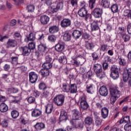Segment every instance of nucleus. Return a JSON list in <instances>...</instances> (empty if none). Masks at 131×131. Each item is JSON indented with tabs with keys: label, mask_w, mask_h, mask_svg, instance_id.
<instances>
[{
	"label": "nucleus",
	"mask_w": 131,
	"mask_h": 131,
	"mask_svg": "<svg viewBox=\"0 0 131 131\" xmlns=\"http://www.w3.org/2000/svg\"><path fill=\"white\" fill-rule=\"evenodd\" d=\"M94 70L97 77H99V78H102V77L105 76V72H103L102 66L100 64L96 63L94 64Z\"/></svg>",
	"instance_id": "obj_1"
},
{
	"label": "nucleus",
	"mask_w": 131,
	"mask_h": 131,
	"mask_svg": "<svg viewBox=\"0 0 131 131\" xmlns=\"http://www.w3.org/2000/svg\"><path fill=\"white\" fill-rule=\"evenodd\" d=\"M123 78L124 82L128 81V84L131 86V69H126L123 74Z\"/></svg>",
	"instance_id": "obj_2"
},
{
	"label": "nucleus",
	"mask_w": 131,
	"mask_h": 131,
	"mask_svg": "<svg viewBox=\"0 0 131 131\" xmlns=\"http://www.w3.org/2000/svg\"><path fill=\"white\" fill-rule=\"evenodd\" d=\"M65 101V96L63 95H57L53 99V103L57 106H62Z\"/></svg>",
	"instance_id": "obj_3"
},
{
	"label": "nucleus",
	"mask_w": 131,
	"mask_h": 131,
	"mask_svg": "<svg viewBox=\"0 0 131 131\" xmlns=\"http://www.w3.org/2000/svg\"><path fill=\"white\" fill-rule=\"evenodd\" d=\"M111 76L113 79H117L119 77V73L118 72V68L116 66H113L111 68Z\"/></svg>",
	"instance_id": "obj_4"
},
{
	"label": "nucleus",
	"mask_w": 131,
	"mask_h": 131,
	"mask_svg": "<svg viewBox=\"0 0 131 131\" xmlns=\"http://www.w3.org/2000/svg\"><path fill=\"white\" fill-rule=\"evenodd\" d=\"M119 30L120 31V33L121 34L122 38L123 39L125 42L126 41H129L130 39V37L129 35L124 33V28L123 27H119Z\"/></svg>",
	"instance_id": "obj_5"
},
{
	"label": "nucleus",
	"mask_w": 131,
	"mask_h": 131,
	"mask_svg": "<svg viewBox=\"0 0 131 131\" xmlns=\"http://www.w3.org/2000/svg\"><path fill=\"white\" fill-rule=\"evenodd\" d=\"M110 96L114 97H120V91L116 87H112L110 89Z\"/></svg>",
	"instance_id": "obj_6"
},
{
	"label": "nucleus",
	"mask_w": 131,
	"mask_h": 131,
	"mask_svg": "<svg viewBox=\"0 0 131 131\" xmlns=\"http://www.w3.org/2000/svg\"><path fill=\"white\" fill-rule=\"evenodd\" d=\"M72 63L74 66H79L80 64H83L84 63V59L82 57H77L76 58L73 59Z\"/></svg>",
	"instance_id": "obj_7"
},
{
	"label": "nucleus",
	"mask_w": 131,
	"mask_h": 131,
	"mask_svg": "<svg viewBox=\"0 0 131 131\" xmlns=\"http://www.w3.org/2000/svg\"><path fill=\"white\" fill-rule=\"evenodd\" d=\"M102 14H103V9L101 8H95L92 12L95 18H101Z\"/></svg>",
	"instance_id": "obj_8"
},
{
	"label": "nucleus",
	"mask_w": 131,
	"mask_h": 131,
	"mask_svg": "<svg viewBox=\"0 0 131 131\" xmlns=\"http://www.w3.org/2000/svg\"><path fill=\"white\" fill-rule=\"evenodd\" d=\"M63 7H64V4L63 2H60L57 4L56 7H52L50 10L51 11V13H56V12H58V10H62Z\"/></svg>",
	"instance_id": "obj_9"
},
{
	"label": "nucleus",
	"mask_w": 131,
	"mask_h": 131,
	"mask_svg": "<svg viewBox=\"0 0 131 131\" xmlns=\"http://www.w3.org/2000/svg\"><path fill=\"white\" fill-rule=\"evenodd\" d=\"M60 25L62 28H67L71 26V20L69 18H64L61 21Z\"/></svg>",
	"instance_id": "obj_10"
},
{
	"label": "nucleus",
	"mask_w": 131,
	"mask_h": 131,
	"mask_svg": "<svg viewBox=\"0 0 131 131\" xmlns=\"http://www.w3.org/2000/svg\"><path fill=\"white\" fill-rule=\"evenodd\" d=\"M99 92L100 96H102V97H107L108 96V89L105 86H101Z\"/></svg>",
	"instance_id": "obj_11"
},
{
	"label": "nucleus",
	"mask_w": 131,
	"mask_h": 131,
	"mask_svg": "<svg viewBox=\"0 0 131 131\" xmlns=\"http://www.w3.org/2000/svg\"><path fill=\"white\" fill-rule=\"evenodd\" d=\"M20 51L22 52V55L23 56H29L31 53V50L29 49V47H23L20 48Z\"/></svg>",
	"instance_id": "obj_12"
},
{
	"label": "nucleus",
	"mask_w": 131,
	"mask_h": 131,
	"mask_svg": "<svg viewBox=\"0 0 131 131\" xmlns=\"http://www.w3.org/2000/svg\"><path fill=\"white\" fill-rule=\"evenodd\" d=\"M108 114L109 110L108 108L104 107L101 108V117H102L103 119H106V118L108 117Z\"/></svg>",
	"instance_id": "obj_13"
},
{
	"label": "nucleus",
	"mask_w": 131,
	"mask_h": 131,
	"mask_svg": "<svg viewBox=\"0 0 131 131\" xmlns=\"http://www.w3.org/2000/svg\"><path fill=\"white\" fill-rule=\"evenodd\" d=\"M88 14V10L85 7H83L80 9L78 12V14L80 17H82V18L85 17L86 14Z\"/></svg>",
	"instance_id": "obj_14"
},
{
	"label": "nucleus",
	"mask_w": 131,
	"mask_h": 131,
	"mask_svg": "<svg viewBox=\"0 0 131 131\" xmlns=\"http://www.w3.org/2000/svg\"><path fill=\"white\" fill-rule=\"evenodd\" d=\"M55 48L57 52H62L64 51L65 46H64V43L59 42L55 46Z\"/></svg>",
	"instance_id": "obj_15"
},
{
	"label": "nucleus",
	"mask_w": 131,
	"mask_h": 131,
	"mask_svg": "<svg viewBox=\"0 0 131 131\" xmlns=\"http://www.w3.org/2000/svg\"><path fill=\"white\" fill-rule=\"evenodd\" d=\"M50 33L54 34V33H57L59 31V26L56 25H53L50 26L49 29Z\"/></svg>",
	"instance_id": "obj_16"
},
{
	"label": "nucleus",
	"mask_w": 131,
	"mask_h": 131,
	"mask_svg": "<svg viewBox=\"0 0 131 131\" xmlns=\"http://www.w3.org/2000/svg\"><path fill=\"white\" fill-rule=\"evenodd\" d=\"M7 48H9V47L15 48V47H17V41L15 39H9L7 42Z\"/></svg>",
	"instance_id": "obj_17"
},
{
	"label": "nucleus",
	"mask_w": 131,
	"mask_h": 131,
	"mask_svg": "<svg viewBox=\"0 0 131 131\" xmlns=\"http://www.w3.org/2000/svg\"><path fill=\"white\" fill-rule=\"evenodd\" d=\"M40 21L41 24H48V23L50 21V17L47 15H41L40 18Z\"/></svg>",
	"instance_id": "obj_18"
},
{
	"label": "nucleus",
	"mask_w": 131,
	"mask_h": 131,
	"mask_svg": "<svg viewBox=\"0 0 131 131\" xmlns=\"http://www.w3.org/2000/svg\"><path fill=\"white\" fill-rule=\"evenodd\" d=\"M68 118V115L67 112L65 111H62L60 112V116L59 117L60 121H63V120H67Z\"/></svg>",
	"instance_id": "obj_19"
},
{
	"label": "nucleus",
	"mask_w": 131,
	"mask_h": 131,
	"mask_svg": "<svg viewBox=\"0 0 131 131\" xmlns=\"http://www.w3.org/2000/svg\"><path fill=\"white\" fill-rule=\"evenodd\" d=\"M8 110H9V107H8V105L5 103H2L0 104V112H2V113L7 112Z\"/></svg>",
	"instance_id": "obj_20"
},
{
	"label": "nucleus",
	"mask_w": 131,
	"mask_h": 131,
	"mask_svg": "<svg viewBox=\"0 0 131 131\" xmlns=\"http://www.w3.org/2000/svg\"><path fill=\"white\" fill-rule=\"evenodd\" d=\"M101 6L105 9H108L110 7V1L109 0H101Z\"/></svg>",
	"instance_id": "obj_21"
},
{
	"label": "nucleus",
	"mask_w": 131,
	"mask_h": 131,
	"mask_svg": "<svg viewBox=\"0 0 131 131\" xmlns=\"http://www.w3.org/2000/svg\"><path fill=\"white\" fill-rule=\"evenodd\" d=\"M72 35L75 39H78V38L81 36V32L77 30H75L73 32Z\"/></svg>",
	"instance_id": "obj_22"
},
{
	"label": "nucleus",
	"mask_w": 131,
	"mask_h": 131,
	"mask_svg": "<svg viewBox=\"0 0 131 131\" xmlns=\"http://www.w3.org/2000/svg\"><path fill=\"white\" fill-rule=\"evenodd\" d=\"M73 113V118L75 120H77L78 118H79V117L80 116V113H79V111L77 110H74L72 111Z\"/></svg>",
	"instance_id": "obj_23"
},
{
	"label": "nucleus",
	"mask_w": 131,
	"mask_h": 131,
	"mask_svg": "<svg viewBox=\"0 0 131 131\" xmlns=\"http://www.w3.org/2000/svg\"><path fill=\"white\" fill-rule=\"evenodd\" d=\"M71 90V87L70 84L68 83H64L62 84V91L63 92H66V93H69V91Z\"/></svg>",
	"instance_id": "obj_24"
},
{
	"label": "nucleus",
	"mask_w": 131,
	"mask_h": 131,
	"mask_svg": "<svg viewBox=\"0 0 131 131\" xmlns=\"http://www.w3.org/2000/svg\"><path fill=\"white\" fill-rule=\"evenodd\" d=\"M34 126L37 130H41L46 127V125L43 123H37Z\"/></svg>",
	"instance_id": "obj_25"
},
{
	"label": "nucleus",
	"mask_w": 131,
	"mask_h": 131,
	"mask_svg": "<svg viewBox=\"0 0 131 131\" xmlns=\"http://www.w3.org/2000/svg\"><path fill=\"white\" fill-rule=\"evenodd\" d=\"M63 40L64 41L71 40V34L68 31L65 32L63 34Z\"/></svg>",
	"instance_id": "obj_26"
},
{
	"label": "nucleus",
	"mask_w": 131,
	"mask_h": 131,
	"mask_svg": "<svg viewBox=\"0 0 131 131\" xmlns=\"http://www.w3.org/2000/svg\"><path fill=\"white\" fill-rule=\"evenodd\" d=\"M94 47L95 46H94V43H93V42L89 41H85V47L87 50L91 51V50H93V49H94Z\"/></svg>",
	"instance_id": "obj_27"
},
{
	"label": "nucleus",
	"mask_w": 131,
	"mask_h": 131,
	"mask_svg": "<svg viewBox=\"0 0 131 131\" xmlns=\"http://www.w3.org/2000/svg\"><path fill=\"white\" fill-rule=\"evenodd\" d=\"M53 110H54V106H53V104H49L47 105L46 108V112L47 113V114H51Z\"/></svg>",
	"instance_id": "obj_28"
},
{
	"label": "nucleus",
	"mask_w": 131,
	"mask_h": 131,
	"mask_svg": "<svg viewBox=\"0 0 131 131\" xmlns=\"http://www.w3.org/2000/svg\"><path fill=\"white\" fill-rule=\"evenodd\" d=\"M47 49H48V48H47L46 45L44 44H40L38 46V50L39 52H41V53H45L46 51H47Z\"/></svg>",
	"instance_id": "obj_29"
},
{
	"label": "nucleus",
	"mask_w": 131,
	"mask_h": 131,
	"mask_svg": "<svg viewBox=\"0 0 131 131\" xmlns=\"http://www.w3.org/2000/svg\"><path fill=\"white\" fill-rule=\"evenodd\" d=\"M50 92H51V88H47L46 90H44V92L42 94V98H48L49 96H50Z\"/></svg>",
	"instance_id": "obj_30"
},
{
	"label": "nucleus",
	"mask_w": 131,
	"mask_h": 131,
	"mask_svg": "<svg viewBox=\"0 0 131 131\" xmlns=\"http://www.w3.org/2000/svg\"><path fill=\"white\" fill-rule=\"evenodd\" d=\"M58 60L59 63H61V64H66L67 63V58L64 54H62V55L59 58Z\"/></svg>",
	"instance_id": "obj_31"
},
{
	"label": "nucleus",
	"mask_w": 131,
	"mask_h": 131,
	"mask_svg": "<svg viewBox=\"0 0 131 131\" xmlns=\"http://www.w3.org/2000/svg\"><path fill=\"white\" fill-rule=\"evenodd\" d=\"M84 122L87 125H91L94 122V120L92 117H87L85 119Z\"/></svg>",
	"instance_id": "obj_32"
},
{
	"label": "nucleus",
	"mask_w": 131,
	"mask_h": 131,
	"mask_svg": "<svg viewBox=\"0 0 131 131\" xmlns=\"http://www.w3.org/2000/svg\"><path fill=\"white\" fill-rule=\"evenodd\" d=\"M40 72L42 76H43V77H46V76H49V75H50V71L46 69H41Z\"/></svg>",
	"instance_id": "obj_33"
},
{
	"label": "nucleus",
	"mask_w": 131,
	"mask_h": 131,
	"mask_svg": "<svg viewBox=\"0 0 131 131\" xmlns=\"http://www.w3.org/2000/svg\"><path fill=\"white\" fill-rule=\"evenodd\" d=\"M45 61L47 63H53V59L52 56L49 53H46L45 54Z\"/></svg>",
	"instance_id": "obj_34"
},
{
	"label": "nucleus",
	"mask_w": 131,
	"mask_h": 131,
	"mask_svg": "<svg viewBox=\"0 0 131 131\" xmlns=\"http://www.w3.org/2000/svg\"><path fill=\"white\" fill-rule=\"evenodd\" d=\"M92 31H95L99 29V26H98V23L97 21H93L91 26Z\"/></svg>",
	"instance_id": "obj_35"
},
{
	"label": "nucleus",
	"mask_w": 131,
	"mask_h": 131,
	"mask_svg": "<svg viewBox=\"0 0 131 131\" xmlns=\"http://www.w3.org/2000/svg\"><path fill=\"white\" fill-rule=\"evenodd\" d=\"M70 93L71 94H75L77 92V86L75 84H72L71 85Z\"/></svg>",
	"instance_id": "obj_36"
},
{
	"label": "nucleus",
	"mask_w": 131,
	"mask_h": 131,
	"mask_svg": "<svg viewBox=\"0 0 131 131\" xmlns=\"http://www.w3.org/2000/svg\"><path fill=\"white\" fill-rule=\"evenodd\" d=\"M86 91L89 94H93L94 93V85L91 84L86 86Z\"/></svg>",
	"instance_id": "obj_37"
},
{
	"label": "nucleus",
	"mask_w": 131,
	"mask_h": 131,
	"mask_svg": "<svg viewBox=\"0 0 131 131\" xmlns=\"http://www.w3.org/2000/svg\"><path fill=\"white\" fill-rule=\"evenodd\" d=\"M52 65L51 62H45L42 64V67L44 69H47L49 70V69H51L52 68Z\"/></svg>",
	"instance_id": "obj_38"
},
{
	"label": "nucleus",
	"mask_w": 131,
	"mask_h": 131,
	"mask_svg": "<svg viewBox=\"0 0 131 131\" xmlns=\"http://www.w3.org/2000/svg\"><path fill=\"white\" fill-rule=\"evenodd\" d=\"M80 106L83 110H86L89 108V104L86 101L82 102L80 103Z\"/></svg>",
	"instance_id": "obj_39"
},
{
	"label": "nucleus",
	"mask_w": 131,
	"mask_h": 131,
	"mask_svg": "<svg viewBox=\"0 0 131 131\" xmlns=\"http://www.w3.org/2000/svg\"><path fill=\"white\" fill-rule=\"evenodd\" d=\"M12 118L16 119L18 116H19V112L16 110H13L11 113Z\"/></svg>",
	"instance_id": "obj_40"
},
{
	"label": "nucleus",
	"mask_w": 131,
	"mask_h": 131,
	"mask_svg": "<svg viewBox=\"0 0 131 131\" xmlns=\"http://www.w3.org/2000/svg\"><path fill=\"white\" fill-rule=\"evenodd\" d=\"M119 64L121 66H125L126 65V61L123 57H120L119 58Z\"/></svg>",
	"instance_id": "obj_41"
},
{
	"label": "nucleus",
	"mask_w": 131,
	"mask_h": 131,
	"mask_svg": "<svg viewBox=\"0 0 131 131\" xmlns=\"http://www.w3.org/2000/svg\"><path fill=\"white\" fill-rule=\"evenodd\" d=\"M111 10L113 13H117L118 12V5L117 4H114L111 7Z\"/></svg>",
	"instance_id": "obj_42"
},
{
	"label": "nucleus",
	"mask_w": 131,
	"mask_h": 131,
	"mask_svg": "<svg viewBox=\"0 0 131 131\" xmlns=\"http://www.w3.org/2000/svg\"><path fill=\"white\" fill-rule=\"evenodd\" d=\"M100 51L102 52H107L108 51V45L106 44H103L101 46Z\"/></svg>",
	"instance_id": "obj_43"
},
{
	"label": "nucleus",
	"mask_w": 131,
	"mask_h": 131,
	"mask_svg": "<svg viewBox=\"0 0 131 131\" xmlns=\"http://www.w3.org/2000/svg\"><path fill=\"white\" fill-rule=\"evenodd\" d=\"M34 117H37L41 114V112L38 109H35L33 112Z\"/></svg>",
	"instance_id": "obj_44"
},
{
	"label": "nucleus",
	"mask_w": 131,
	"mask_h": 131,
	"mask_svg": "<svg viewBox=\"0 0 131 131\" xmlns=\"http://www.w3.org/2000/svg\"><path fill=\"white\" fill-rule=\"evenodd\" d=\"M48 87H47L46 83L43 82H41L39 84V89L40 90H43V91H46Z\"/></svg>",
	"instance_id": "obj_45"
},
{
	"label": "nucleus",
	"mask_w": 131,
	"mask_h": 131,
	"mask_svg": "<svg viewBox=\"0 0 131 131\" xmlns=\"http://www.w3.org/2000/svg\"><path fill=\"white\" fill-rule=\"evenodd\" d=\"M95 123L96 125H101V123H102V120L99 116H96L95 119Z\"/></svg>",
	"instance_id": "obj_46"
},
{
	"label": "nucleus",
	"mask_w": 131,
	"mask_h": 131,
	"mask_svg": "<svg viewBox=\"0 0 131 131\" xmlns=\"http://www.w3.org/2000/svg\"><path fill=\"white\" fill-rule=\"evenodd\" d=\"M95 4H96V0H90L89 8H90V9H94Z\"/></svg>",
	"instance_id": "obj_47"
},
{
	"label": "nucleus",
	"mask_w": 131,
	"mask_h": 131,
	"mask_svg": "<svg viewBox=\"0 0 131 131\" xmlns=\"http://www.w3.org/2000/svg\"><path fill=\"white\" fill-rule=\"evenodd\" d=\"M11 60V63L12 64H14V65L18 64V57H12Z\"/></svg>",
	"instance_id": "obj_48"
},
{
	"label": "nucleus",
	"mask_w": 131,
	"mask_h": 131,
	"mask_svg": "<svg viewBox=\"0 0 131 131\" xmlns=\"http://www.w3.org/2000/svg\"><path fill=\"white\" fill-rule=\"evenodd\" d=\"M84 18H85V21H89L91 22V21H92V14L87 13Z\"/></svg>",
	"instance_id": "obj_49"
},
{
	"label": "nucleus",
	"mask_w": 131,
	"mask_h": 131,
	"mask_svg": "<svg viewBox=\"0 0 131 131\" xmlns=\"http://www.w3.org/2000/svg\"><path fill=\"white\" fill-rule=\"evenodd\" d=\"M71 5L72 7H77L78 1V0H70Z\"/></svg>",
	"instance_id": "obj_50"
},
{
	"label": "nucleus",
	"mask_w": 131,
	"mask_h": 131,
	"mask_svg": "<svg viewBox=\"0 0 131 131\" xmlns=\"http://www.w3.org/2000/svg\"><path fill=\"white\" fill-rule=\"evenodd\" d=\"M124 128L126 131H131V124L127 123L125 125Z\"/></svg>",
	"instance_id": "obj_51"
},
{
	"label": "nucleus",
	"mask_w": 131,
	"mask_h": 131,
	"mask_svg": "<svg viewBox=\"0 0 131 131\" xmlns=\"http://www.w3.org/2000/svg\"><path fill=\"white\" fill-rule=\"evenodd\" d=\"M49 40H50V41L54 42L57 39V37L55 35H50L48 37Z\"/></svg>",
	"instance_id": "obj_52"
},
{
	"label": "nucleus",
	"mask_w": 131,
	"mask_h": 131,
	"mask_svg": "<svg viewBox=\"0 0 131 131\" xmlns=\"http://www.w3.org/2000/svg\"><path fill=\"white\" fill-rule=\"evenodd\" d=\"M79 101L80 103L82 102H86V97H85V95H82L80 97Z\"/></svg>",
	"instance_id": "obj_53"
},
{
	"label": "nucleus",
	"mask_w": 131,
	"mask_h": 131,
	"mask_svg": "<svg viewBox=\"0 0 131 131\" xmlns=\"http://www.w3.org/2000/svg\"><path fill=\"white\" fill-rule=\"evenodd\" d=\"M27 9L28 10V12H29V13H32V10H33V5H28L27 7Z\"/></svg>",
	"instance_id": "obj_54"
},
{
	"label": "nucleus",
	"mask_w": 131,
	"mask_h": 131,
	"mask_svg": "<svg viewBox=\"0 0 131 131\" xmlns=\"http://www.w3.org/2000/svg\"><path fill=\"white\" fill-rule=\"evenodd\" d=\"M29 81L31 83H33V72L29 73Z\"/></svg>",
	"instance_id": "obj_55"
},
{
	"label": "nucleus",
	"mask_w": 131,
	"mask_h": 131,
	"mask_svg": "<svg viewBox=\"0 0 131 131\" xmlns=\"http://www.w3.org/2000/svg\"><path fill=\"white\" fill-rule=\"evenodd\" d=\"M117 97L111 96V104H114L115 102H116V99H117Z\"/></svg>",
	"instance_id": "obj_56"
},
{
	"label": "nucleus",
	"mask_w": 131,
	"mask_h": 131,
	"mask_svg": "<svg viewBox=\"0 0 131 131\" xmlns=\"http://www.w3.org/2000/svg\"><path fill=\"white\" fill-rule=\"evenodd\" d=\"M8 120H4L2 122V126L3 127H7V126H8Z\"/></svg>",
	"instance_id": "obj_57"
},
{
	"label": "nucleus",
	"mask_w": 131,
	"mask_h": 131,
	"mask_svg": "<svg viewBox=\"0 0 131 131\" xmlns=\"http://www.w3.org/2000/svg\"><path fill=\"white\" fill-rule=\"evenodd\" d=\"M42 2H45L47 6H51V5L53 4V1L52 0H42Z\"/></svg>",
	"instance_id": "obj_58"
},
{
	"label": "nucleus",
	"mask_w": 131,
	"mask_h": 131,
	"mask_svg": "<svg viewBox=\"0 0 131 131\" xmlns=\"http://www.w3.org/2000/svg\"><path fill=\"white\" fill-rule=\"evenodd\" d=\"M124 121L125 123H130V120H129V116H127L124 118Z\"/></svg>",
	"instance_id": "obj_59"
},
{
	"label": "nucleus",
	"mask_w": 131,
	"mask_h": 131,
	"mask_svg": "<svg viewBox=\"0 0 131 131\" xmlns=\"http://www.w3.org/2000/svg\"><path fill=\"white\" fill-rule=\"evenodd\" d=\"M28 40H30V41H32L33 40V33H31L29 34V36L27 37Z\"/></svg>",
	"instance_id": "obj_60"
},
{
	"label": "nucleus",
	"mask_w": 131,
	"mask_h": 131,
	"mask_svg": "<svg viewBox=\"0 0 131 131\" xmlns=\"http://www.w3.org/2000/svg\"><path fill=\"white\" fill-rule=\"evenodd\" d=\"M9 92H12L14 94H16V93H18V89L16 88H10L8 89Z\"/></svg>",
	"instance_id": "obj_61"
},
{
	"label": "nucleus",
	"mask_w": 131,
	"mask_h": 131,
	"mask_svg": "<svg viewBox=\"0 0 131 131\" xmlns=\"http://www.w3.org/2000/svg\"><path fill=\"white\" fill-rule=\"evenodd\" d=\"M102 67L104 70H107L108 67V63L107 62H103L102 64Z\"/></svg>",
	"instance_id": "obj_62"
},
{
	"label": "nucleus",
	"mask_w": 131,
	"mask_h": 131,
	"mask_svg": "<svg viewBox=\"0 0 131 131\" xmlns=\"http://www.w3.org/2000/svg\"><path fill=\"white\" fill-rule=\"evenodd\" d=\"M96 106L98 109L102 110V108H103V105H102V103H100V102L96 103Z\"/></svg>",
	"instance_id": "obj_63"
},
{
	"label": "nucleus",
	"mask_w": 131,
	"mask_h": 131,
	"mask_svg": "<svg viewBox=\"0 0 131 131\" xmlns=\"http://www.w3.org/2000/svg\"><path fill=\"white\" fill-rule=\"evenodd\" d=\"M127 32L129 34H131V23L127 26Z\"/></svg>",
	"instance_id": "obj_64"
}]
</instances>
